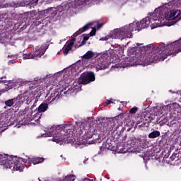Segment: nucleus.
Instances as JSON below:
<instances>
[{
    "instance_id": "obj_21",
    "label": "nucleus",
    "mask_w": 181,
    "mask_h": 181,
    "mask_svg": "<svg viewBox=\"0 0 181 181\" xmlns=\"http://www.w3.org/2000/svg\"><path fill=\"white\" fill-rule=\"evenodd\" d=\"M115 53H117V54L122 56V54H124V48L121 47V45H116L115 47Z\"/></svg>"
},
{
    "instance_id": "obj_11",
    "label": "nucleus",
    "mask_w": 181,
    "mask_h": 181,
    "mask_svg": "<svg viewBox=\"0 0 181 181\" xmlns=\"http://www.w3.org/2000/svg\"><path fill=\"white\" fill-rule=\"evenodd\" d=\"M96 71L100 70H104V69H108V62L104 60V56L101 55L98 59V62L95 65Z\"/></svg>"
},
{
    "instance_id": "obj_27",
    "label": "nucleus",
    "mask_w": 181,
    "mask_h": 181,
    "mask_svg": "<svg viewBox=\"0 0 181 181\" xmlns=\"http://www.w3.org/2000/svg\"><path fill=\"white\" fill-rule=\"evenodd\" d=\"M137 112H138V107H132L129 110V113L130 114H136Z\"/></svg>"
},
{
    "instance_id": "obj_7",
    "label": "nucleus",
    "mask_w": 181,
    "mask_h": 181,
    "mask_svg": "<svg viewBox=\"0 0 181 181\" xmlns=\"http://www.w3.org/2000/svg\"><path fill=\"white\" fill-rule=\"evenodd\" d=\"M169 108L170 109V110L174 109V111H177V112H179V110L177 109L180 108V106L177 103H173V104L162 106V107H159V106L155 107H153V110L158 111V112H156L155 115H159V117H160V115H162V114H163L165 111H166L167 110H169Z\"/></svg>"
},
{
    "instance_id": "obj_24",
    "label": "nucleus",
    "mask_w": 181,
    "mask_h": 181,
    "mask_svg": "<svg viewBox=\"0 0 181 181\" xmlns=\"http://www.w3.org/2000/svg\"><path fill=\"white\" fill-rule=\"evenodd\" d=\"M35 114L33 115V119L35 121H39V119H40V117H42V114L40 112H39V111L35 110Z\"/></svg>"
},
{
    "instance_id": "obj_45",
    "label": "nucleus",
    "mask_w": 181,
    "mask_h": 181,
    "mask_svg": "<svg viewBox=\"0 0 181 181\" xmlns=\"http://www.w3.org/2000/svg\"><path fill=\"white\" fill-rule=\"evenodd\" d=\"M2 81H0V83Z\"/></svg>"
},
{
    "instance_id": "obj_42",
    "label": "nucleus",
    "mask_w": 181,
    "mask_h": 181,
    "mask_svg": "<svg viewBox=\"0 0 181 181\" xmlns=\"http://www.w3.org/2000/svg\"><path fill=\"white\" fill-rule=\"evenodd\" d=\"M56 100V98H52V101H54Z\"/></svg>"
},
{
    "instance_id": "obj_26",
    "label": "nucleus",
    "mask_w": 181,
    "mask_h": 181,
    "mask_svg": "<svg viewBox=\"0 0 181 181\" xmlns=\"http://www.w3.org/2000/svg\"><path fill=\"white\" fill-rule=\"evenodd\" d=\"M28 85L30 86V88H35V86L37 85V81H33L32 82H28Z\"/></svg>"
},
{
    "instance_id": "obj_2",
    "label": "nucleus",
    "mask_w": 181,
    "mask_h": 181,
    "mask_svg": "<svg viewBox=\"0 0 181 181\" xmlns=\"http://www.w3.org/2000/svg\"><path fill=\"white\" fill-rule=\"evenodd\" d=\"M152 15H153V13H150L140 22H134L120 28L115 29L112 32L111 37H112V39L124 40V39L132 37V32H134V30L139 32L140 30H142V29L149 28V26H151V29L158 28L153 27L155 21H153V18H152Z\"/></svg>"
},
{
    "instance_id": "obj_5",
    "label": "nucleus",
    "mask_w": 181,
    "mask_h": 181,
    "mask_svg": "<svg viewBox=\"0 0 181 181\" xmlns=\"http://www.w3.org/2000/svg\"><path fill=\"white\" fill-rule=\"evenodd\" d=\"M62 129H63L60 126L52 127L48 132L42 135V137L46 138L47 136H52V141L59 144V142H67L69 141V138L73 136V131L66 132V133L62 136Z\"/></svg>"
},
{
    "instance_id": "obj_15",
    "label": "nucleus",
    "mask_w": 181,
    "mask_h": 181,
    "mask_svg": "<svg viewBox=\"0 0 181 181\" xmlns=\"http://www.w3.org/2000/svg\"><path fill=\"white\" fill-rule=\"evenodd\" d=\"M94 23H89L86 24L83 28H80L78 31L75 33L74 34V36H77L78 35H81V33H83V32H86V30H87V29H88V28H90V26H93V25H94Z\"/></svg>"
},
{
    "instance_id": "obj_39",
    "label": "nucleus",
    "mask_w": 181,
    "mask_h": 181,
    "mask_svg": "<svg viewBox=\"0 0 181 181\" xmlns=\"http://www.w3.org/2000/svg\"><path fill=\"white\" fill-rule=\"evenodd\" d=\"M112 103V100H107V105Z\"/></svg>"
},
{
    "instance_id": "obj_22",
    "label": "nucleus",
    "mask_w": 181,
    "mask_h": 181,
    "mask_svg": "<svg viewBox=\"0 0 181 181\" xmlns=\"http://www.w3.org/2000/svg\"><path fill=\"white\" fill-rule=\"evenodd\" d=\"M160 136V132L159 131H153L148 134V138L153 139L154 138H158Z\"/></svg>"
},
{
    "instance_id": "obj_13",
    "label": "nucleus",
    "mask_w": 181,
    "mask_h": 181,
    "mask_svg": "<svg viewBox=\"0 0 181 181\" xmlns=\"http://www.w3.org/2000/svg\"><path fill=\"white\" fill-rule=\"evenodd\" d=\"M28 95H29V93L25 92L21 95H18L16 98H14L16 107H21L26 100V97H28Z\"/></svg>"
},
{
    "instance_id": "obj_19",
    "label": "nucleus",
    "mask_w": 181,
    "mask_h": 181,
    "mask_svg": "<svg viewBox=\"0 0 181 181\" xmlns=\"http://www.w3.org/2000/svg\"><path fill=\"white\" fill-rule=\"evenodd\" d=\"M23 59L24 60H28L29 59H36V57L35 52H31L30 53L23 54Z\"/></svg>"
},
{
    "instance_id": "obj_30",
    "label": "nucleus",
    "mask_w": 181,
    "mask_h": 181,
    "mask_svg": "<svg viewBox=\"0 0 181 181\" xmlns=\"http://www.w3.org/2000/svg\"><path fill=\"white\" fill-rule=\"evenodd\" d=\"M98 29H101L103 28V24H97Z\"/></svg>"
},
{
    "instance_id": "obj_8",
    "label": "nucleus",
    "mask_w": 181,
    "mask_h": 181,
    "mask_svg": "<svg viewBox=\"0 0 181 181\" xmlns=\"http://www.w3.org/2000/svg\"><path fill=\"white\" fill-rule=\"evenodd\" d=\"M95 81V75L93 72H84L78 79L79 84H88Z\"/></svg>"
},
{
    "instance_id": "obj_35",
    "label": "nucleus",
    "mask_w": 181,
    "mask_h": 181,
    "mask_svg": "<svg viewBox=\"0 0 181 181\" xmlns=\"http://www.w3.org/2000/svg\"><path fill=\"white\" fill-rule=\"evenodd\" d=\"M16 61H15V60H10L9 61V63H11V64H13V63H16Z\"/></svg>"
},
{
    "instance_id": "obj_25",
    "label": "nucleus",
    "mask_w": 181,
    "mask_h": 181,
    "mask_svg": "<svg viewBox=\"0 0 181 181\" xmlns=\"http://www.w3.org/2000/svg\"><path fill=\"white\" fill-rule=\"evenodd\" d=\"M33 100H35V95L33 93L30 94V96L26 98L27 103H31Z\"/></svg>"
},
{
    "instance_id": "obj_38",
    "label": "nucleus",
    "mask_w": 181,
    "mask_h": 181,
    "mask_svg": "<svg viewBox=\"0 0 181 181\" xmlns=\"http://www.w3.org/2000/svg\"><path fill=\"white\" fill-rule=\"evenodd\" d=\"M68 11H74V8L73 7H69Z\"/></svg>"
},
{
    "instance_id": "obj_14",
    "label": "nucleus",
    "mask_w": 181,
    "mask_h": 181,
    "mask_svg": "<svg viewBox=\"0 0 181 181\" xmlns=\"http://www.w3.org/2000/svg\"><path fill=\"white\" fill-rule=\"evenodd\" d=\"M74 42H76V38L72 37L71 42L66 47H65L64 49V54L66 56L70 50H71V47H73V45H74Z\"/></svg>"
},
{
    "instance_id": "obj_28",
    "label": "nucleus",
    "mask_w": 181,
    "mask_h": 181,
    "mask_svg": "<svg viewBox=\"0 0 181 181\" xmlns=\"http://www.w3.org/2000/svg\"><path fill=\"white\" fill-rule=\"evenodd\" d=\"M95 32H97V30L95 28H93L91 32L90 33V36H95Z\"/></svg>"
},
{
    "instance_id": "obj_40",
    "label": "nucleus",
    "mask_w": 181,
    "mask_h": 181,
    "mask_svg": "<svg viewBox=\"0 0 181 181\" xmlns=\"http://www.w3.org/2000/svg\"><path fill=\"white\" fill-rule=\"evenodd\" d=\"M100 40H107V38L104 39L103 37L100 38Z\"/></svg>"
},
{
    "instance_id": "obj_10",
    "label": "nucleus",
    "mask_w": 181,
    "mask_h": 181,
    "mask_svg": "<svg viewBox=\"0 0 181 181\" xmlns=\"http://www.w3.org/2000/svg\"><path fill=\"white\" fill-rule=\"evenodd\" d=\"M46 50H47V45L43 44L40 46L36 47L33 49V53H34L35 58L37 59L38 57H42V56H43L46 52Z\"/></svg>"
},
{
    "instance_id": "obj_33",
    "label": "nucleus",
    "mask_w": 181,
    "mask_h": 181,
    "mask_svg": "<svg viewBox=\"0 0 181 181\" xmlns=\"http://www.w3.org/2000/svg\"><path fill=\"white\" fill-rule=\"evenodd\" d=\"M83 181H93V180L88 179V178H85L83 180Z\"/></svg>"
},
{
    "instance_id": "obj_4",
    "label": "nucleus",
    "mask_w": 181,
    "mask_h": 181,
    "mask_svg": "<svg viewBox=\"0 0 181 181\" xmlns=\"http://www.w3.org/2000/svg\"><path fill=\"white\" fill-rule=\"evenodd\" d=\"M162 7L156 8L153 13L152 18L154 21L153 28H162V26H173L181 19L180 10H170L162 13Z\"/></svg>"
},
{
    "instance_id": "obj_29",
    "label": "nucleus",
    "mask_w": 181,
    "mask_h": 181,
    "mask_svg": "<svg viewBox=\"0 0 181 181\" xmlns=\"http://www.w3.org/2000/svg\"><path fill=\"white\" fill-rule=\"evenodd\" d=\"M105 148L106 149H112V148H111V146H110V144H109L108 143H106V144H105Z\"/></svg>"
},
{
    "instance_id": "obj_20",
    "label": "nucleus",
    "mask_w": 181,
    "mask_h": 181,
    "mask_svg": "<svg viewBox=\"0 0 181 181\" xmlns=\"http://www.w3.org/2000/svg\"><path fill=\"white\" fill-rule=\"evenodd\" d=\"M95 55V53H94L92 51H88L83 57L82 59H92V57H94V56Z\"/></svg>"
},
{
    "instance_id": "obj_36",
    "label": "nucleus",
    "mask_w": 181,
    "mask_h": 181,
    "mask_svg": "<svg viewBox=\"0 0 181 181\" xmlns=\"http://www.w3.org/2000/svg\"><path fill=\"white\" fill-rule=\"evenodd\" d=\"M176 93L177 95H180L181 97V90L177 91Z\"/></svg>"
},
{
    "instance_id": "obj_12",
    "label": "nucleus",
    "mask_w": 181,
    "mask_h": 181,
    "mask_svg": "<svg viewBox=\"0 0 181 181\" xmlns=\"http://www.w3.org/2000/svg\"><path fill=\"white\" fill-rule=\"evenodd\" d=\"M8 122L9 121L6 118V114L3 113L0 115V132H4L8 129Z\"/></svg>"
},
{
    "instance_id": "obj_9",
    "label": "nucleus",
    "mask_w": 181,
    "mask_h": 181,
    "mask_svg": "<svg viewBox=\"0 0 181 181\" xmlns=\"http://www.w3.org/2000/svg\"><path fill=\"white\" fill-rule=\"evenodd\" d=\"M124 119V115H119L117 117H114L113 119H111L110 121V128L112 131H117L122 125V121Z\"/></svg>"
},
{
    "instance_id": "obj_3",
    "label": "nucleus",
    "mask_w": 181,
    "mask_h": 181,
    "mask_svg": "<svg viewBox=\"0 0 181 181\" xmlns=\"http://www.w3.org/2000/svg\"><path fill=\"white\" fill-rule=\"evenodd\" d=\"M45 160L43 158H35L30 159H23L22 158H18L17 156H8L6 154H0V165L3 166L5 169H11L13 172L18 171L23 172L25 166L22 164L23 163H33V165H37L42 163Z\"/></svg>"
},
{
    "instance_id": "obj_37",
    "label": "nucleus",
    "mask_w": 181,
    "mask_h": 181,
    "mask_svg": "<svg viewBox=\"0 0 181 181\" xmlns=\"http://www.w3.org/2000/svg\"><path fill=\"white\" fill-rule=\"evenodd\" d=\"M11 6H13V8H18V5L16 4H11Z\"/></svg>"
},
{
    "instance_id": "obj_31",
    "label": "nucleus",
    "mask_w": 181,
    "mask_h": 181,
    "mask_svg": "<svg viewBox=\"0 0 181 181\" xmlns=\"http://www.w3.org/2000/svg\"><path fill=\"white\" fill-rule=\"evenodd\" d=\"M71 127V125H70V124H66L65 125V128L66 129H69V128H70Z\"/></svg>"
},
{
    "instance_id": "obj_17",
    "label": "nucleus",
    "mask_w": 181,
    "mask_h": 181,
    "mask_svg": "<svg viewBox=\"0 0 181 181\" xmlns=\"http://www.w3.org/2000/svg\"><path fill=\"white\" fill-rule=\"evenodd\" d=\"M81 69H83V66H81L79 63L76 64L71 67V73H80V71H81Z\"/></svg>"
},
{
    "instance_id": "obj_41",
    "label": "nucleus",
    "mask_w": 181,
    "mask_h": 181,
    "mask_svg": "<svg viewBox=\"0 0 181 181\" xmlns=\"http://www.w3.org/2000/svg\"><path fill=\"white\" fill-rule=\"evenodd\" d=\"M177 110H179V111H181V107H178Z\"/></svg>"
},
{
    "instance_id": "obj_18",
    "label": "nucleus",
    "mask_w": 181,
    "mask_h": 181,
    "mask_svg": "<svg viewBox=\"0 0 181 181\" xmlns=\"http://www.w3.org/2000/svg\"><path fill=\"white\" fill-rule=\"evenodd\" d=\"M47 108H49V105L47 103H42L37 108L38 112H45L47 111Z\"/></svg>"
},
{
    "instance_id": "obj_32",
    "label": "nucleus",
    "mask_w": 181,
    "mask_h": 181,
    "mask_svg": "<svg viewBox=\"0 0 181 181\" xmlns=\"http://www.w3.org/2000/svg\"><path fill=\"white\" fill-rule=\"evenodd\" d=\"M88 39H90V37H83V40H85V41L88 40Z\"/></svg>"
},
{
    "instance_id": "obj_34",
    "label": "nucleus",
    "mask_w": 181,
    "mask_h": 181,
    "mask_svg": "<svg viewBox=\"0 0 181 181\" xmlns=\"http://www.w3.org/2000/svg\"><path fill=\"white\" fill-rule=\"evenodd\" d=\"M8 57H11V59H15V57H16V55H11V56L8 55Z\"/></svg>"
},
{
    "instance_id": "obj_6",
    "label": "nucleus",
    "mask_w": 181,
    "mask_h": 181,
    "mask_svg": "<svg viewBox=\"0 0 181 181\" xmlns=\"http://www.w3.org/2000/svg\"><path fill=\"white\" fill-rule=\"evenodd\" d=\"M85 125L86 124L81 123L79 125V129H78V131H80L79 135L81 136V141H80L79 145H91L94 144V141L90 140L93 138V132L87 130Z\"/></svg>"
},
{
    "instance_id": "obj_43",
    "label": "nucleus",
    "mask_w": 181,
    "mask_h": 181,
    "mask_svg": "<svg viewBox=\"0 0 181 181\" xmlns=\"http://www.w3.org/2000/svg\"><path fill=\"white\" fill-rule=\"evenodd\" d=\"M136 45L137 46H141V44L137 43Z\"/></svg>"
},
{
    "instance_id": "obj_1",
    "label": "nucleus",
    "mask_w": 181,
    "mask_h": 181,
    "mask_svg": "<svg viewBox=\"0 0 181 181\" xmlns=\"http://www.w3.org/2000/svg\"><path fill=\"white\" fill-rule=\"evenodd\" d=\"M181 52V38L167 45H162L157 47L150 55H148L145 61H141L135 54H132L129 57V63L128 66H146L151 63H158V62H163L168 56L180 53Z\"/></svg>"
},
{
    "instance_id": "obj_16",
    "label": "nucleus",
    "mask_w": 181,
    "mask_h": 181,
    "mask_svg": "<svg viewBox=\"0 0 181 181\" xmlns=\"http://www.w3.org/2000/svg\"><path fill=\"white\" fill-rule=\"evenodd\" d=\"M37 2H39V0H32L29 1L25 2H21L19 6H26V5H31L32 6H36L37 5Z\"/></svg>"
},
{
    "instance_id": "obj_44",
    "label": "nucleus",
    "mask_w": 181,
    "mask_h": 181,
    "mask_svg": "<svg viewBox=\"0 0 181 181\" xmlns=\"http://www.w3.org/2000/svg\"><path fill=\"white\" fill-rule=\"evenodd\" d=\"M57 95H59V93H57Z\"/></svg>"
},
{
    "instance_id": "obj_23",
    "label": "nucleus",
    "mask_w": 181,
    "mask_h": 181,
    "mask_svg": "<svg viewBox=\"0 0 181 181\" xmlns=\"http://www.w3.org/2000/svg\"><path fill=\"white\" fill-rule=\"evenodd\" d=\"M5 105L7 107H12V105H15L16 106V102H15V98L13 99H9L8 100L5 101Z\"/></svg>"
}]
</instances>
